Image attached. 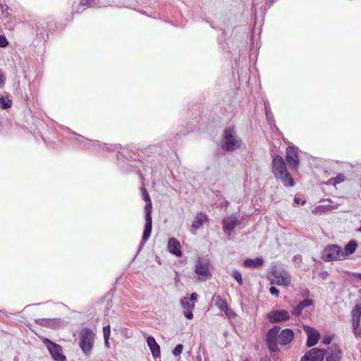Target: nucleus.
Instances as JSON below:
<instances>
[{"label": "nucleus", "mask_w": 361, "mask_h": 361, "mask_svg": "<svg viewBox=\"0 0 361 361\" xmlns=\"http://www.w3.org/2000/svg\"><path fill=\"white\" fill-rule=\"evenodd\" d=\"M241 140L238 138L233 127H228L224 132L222 148L226 151H233L240 147Z\"/></svg>", "instance_id": "nucleus-4"}, {"label": "nucleus", "mask_w": 361, "mask_h": 361, "mask_svg": "<svg viewBox=\"0 0 361 361\" xmlns=\"http://www.w3.org/2000/svg\"><path fill=\"white\" fill-rule=\"evenodd\" d=\"M266 109V114H267V116L269 118L271 115V113L269 112V111L268 110L267 107L265 108Z\"/></svg>", "instance_id": "nucleus-45"}, {"label": "nucleus", "mask_w": 361, "mask_h": 361, "mask_svg": "<svg viewBox=\"0 0 361 361\" xmlns=\"http://www.w3.org/2000/svg\"><path fill=\"white\" fill-rule=\"evenodd\" d=\"M303 310L298 305L292 311L293 314L298 316L302 313Z\"/></svg>", "instance_id": "nucleus-37"}, {"label": "nucleus", "mask_w": 361, "mask_h": 361, "mask_svg": "<svg viewBox=\"0 0 361 361\" xmlns=\"http://www.w3.org/2000/svg\"><path fill=\"white\" fill-rule=\"evenodd\" d=\"M183 347L181 344H178L177 345L175 348L173 349V354L175 355V356H178L179 355L181 354L182 351H183Z\"/></svg>", "instance_id": "nucleus-32"}, {"label": "nucleus", "mask_w": 361, "mask_h": 361, "mask_svg": "<svg viewBox=\"0 0 361 361\" xmlns=\"http://www.w3.org/2000/svg\"><path fill=\"white\" fill-rule=\"evenodd\" d=\"M269 292L271 295H275L276 297H278L279 295V290L274 286H271L269 288Z\"/></svg>", "instance_id": "nucleus-38"}, {"label": "nucleus", "mask_w": 361, "mask_h": 361, "mask_svg": "<svg viewBox=\"0 0 361 361\" xmlns=\"http://www.w3.org/2000/svg\"><path fill=\"white\" fill-rule=\"evenodd\" d=\"M353 334L357 338H361L360 319H353Z\"/></svg>", "instance_id": "nucleus-24"}, {"label": "nucleus", "mask_w": 361, "mask_h": 361, "mask_svg": "<svg viewBox=\"0 0 361 361\" xmlns=\"http://www.w3.org/2000/svg\"><path fill=\"white\" fill-rule=\"evenodd\" d=\"M194 271L197 274L199 281H206L211 276L209 261L199 258L195 263Z\"/></svg>", "instance_id": "nucleus-6"}, {"label": "nucleus", "mask_w": 361, "mask_h": 361, "mask_svg": "<svg viewBox=\"0 0 361 361\" xmlns=\"http://www.w3.org/2000/svg\"><path fill=\"white\" fill-rule=\"evenodd\" d=\"M81 4L83 5L89 4L90 6L95 4L92 1H90L89 0H82Z\"/></svg>", "instance_id": "nucleus-41"}, {"label": "nucleus", "mask_w": 361, "mask_h": 361, "mask_svg": "<svg viewBox=\"0 0 361 361\" xmlns=\"http://www.w3.org/2000/svg\"><path fill=\"white\" fill-rule=\"evenodd\" d=\"M219 307L221 311L225 312L226 314H228V307L227 303L224 300H220L219 302Z\"/></svg>", "instance_id": "nucleus-30"}, {"label": "nucleus", "mask_w": 361, "mask_h": 361, "mask_svg": "<svg viewBox=\"0 0 361 361\" xmlns=\"http://www.w3.org/2000/svg\"><path fill=\"white\" fill-rule=\"evenodd\" d=\"M6 77L5 73L0 69V89L3 88L6 83Z\"/></svg>", "instance_id": "nucleus-31"}, {"label": "nucleus", "mask_w": 361, "mask_h": 361, "mask_svg": "<svg viewBox=\"0 0 361 361\" xmlns=\"http://www.w3.org/2000/svg\"><path fill=\"white\" fill-rule=\"evenodd\" d=\"M147 345L149 348L152 355L154 358L160 357V347L154 338L152 336L147 338Z\"/></svg>", "instance_id": "nucleus-17"}, {"label": "nucleus", "mask_w": 361, "mask_h": 361, "mask_svg": "<svg viewBox=\"0 0 361 361\" xmlns=\"http://www.w3.org/2000/svg\"><path fill=\"white\" fill-rule=\"evenodd\" d=\"M233 276L238 281L239 285L243 284V277L240 271L237 270L233 271Z\"/></svg>", "instance_id": "nucleus-28"}, {"label": "nucleus", "mask_w": 361, "mask_h": 361, "mask_svg": "<svg viewBox=\"0 0 361 361\" xmlns=\"http://www.w3.org/2000/svg\"><path fill=\"white\" fill-rule=\"evenodd\" d=\"M313 304V302L312 300L310 299H305L303 301L300 302L298 305L303 310L306 307L311 306Z\"/></svg>", "instance_id": "nucleus-29"}, {"label": "nucleus", "mask_w": 361, "mask_h": 361, "mask_svg": "<svg viewBox=\"0 0 361 361\" xmlns=\"http://www.w3.org/2000/svg\"><path fill=\"white\" fill-rule=\"evenodd\" d=\"M12 101L9 98V95L6 93L4 95H2L0 98V106L3 109H6L11 106Z\"/></svg>", "instance_id": "nucleus-20"}, {"label": "nucleus", "mask_w": 361, "mask_h": 361, "mask_svg": "<svg viewBox=\"0 0 361 361\" xmlns=\"http://www.w3.org/2000/svg\"><path fill=\"white\" fill-rule=\"evenodd\" d=\"M95 334L88 328H84L80 331L79 336V345L82 352L89 355L94 346Z\"/></svg>", "instance_id": "nucleus-5"}, {"label": "nucleus", "mask_w": 361, "mask_h": 361, "mask_svg": "<svg viewBox=\"0 0 361 361\" xmlns=\"http://www.w3.org/2000/svg\"><path fill=\"white\" fill-rule=\"evenodd\" d=\"M273 278L271 279V284H276L279 286H288L291 281V277L289 274L284 271H274L272 272Z\"/></svg>", "instance_id": "nucleus-9"}, {"label": "nucleus", "mask_w": 361, "mask_h": 361, "mask_svg": "<svg viewBox=\"0 0 361 361\" xmlns=\"http://www.w3.org/2000/svg\"><path fill=\"white\" fill-rule=\"evenodd\" d=\"M322 258L327 262L343 260V255L341 247L336 245H329L323 251Z\"/></svg>", "instance_id": "nucleus-8"}, {"label": "nucleus", "mask_w": 361, "mask_h": 361, "mask_svg": "<svg viewBox=\"0 0 361 361\" xmlns=\"http://www.w3.org/2000/svg\"><path fill=\"white\" fill-rule=\"evenodd\" d=\"M263 259L261 257H257L255 259H247L244 261L243 264L246 267L256 268L262 265Z\"/></svg>", "instance_id": "nucleus-18"}, {"label": "nucleus", "mask_w": 361, "mask_h": 361, "mask_svg": "<svg viewBox=\"0 0 361 361\" xmlns=\"http://www.w3.org/2000/svg\"><path fill=\"white\" fill-rule=\"evenodd\" d=\"M188 298L191 300L192 302L195 303V302L197 300V294L196 293H192L190 295V297Z\"/></svg>", "instance_id": "nucleus-40"}, {"label": "nucleus", "mask_w": 361, "mask_h": 361, "mask_svg": "<svg viewBox=\"0 0 361 361\" xmlns=\"http://www.w3.org/2000/svg\"><path fill=\"white\" fill-rule=\"evenodd\" d=\"M240 224V220L234 215H230L225 217L222 221L223 230L224 233L231 235L233 234L234 229Z\"/></svg>", "instance_id": "nucleus-10"}, {"label": "nucleus", "mask_w": 361, "mask_h": 361, "mask_svg": "<svg viewBox=\"0 0 361 361\" xmlns=\"http://www.w3.org/2000/svg\"><path fill=\"white\" fill-rule=\"evenodd\" d=\"M271 167L275 178L280 180L284 186L292 187L294 185L293 179L281 157L277 155L274 157Z\"/></svg>", "instance_id": "nucleus-2"}, {"label": "nucleus", "mask_w": 361, "mask_h": 361, "mask_svg": "<svg viewBox=\"0 0 361 361\" xmlns=\"http://www.w3.org/2000/svg\"><path fill=\"white\" fill-rule=\"evenodd\" d=\"M300 295L302 298H307L310 295V290L306 288L300 290Z\"/></svg>", "instance_id": "nucleus-34"}, {"label": "nucleus", "mask_w": 361, "mask_h": 361, "mask_svg": "<svg viewBox=\"0 0 361 361\" xmlns=\"http://www.w3.org/2000/svg\"><path fill=\"white\" fill-rule=\"evenodd\" d=\"M345 180V177L343 174H338L335 178H332L328 180L327 185H336L341 183H343Z\"/></svg>", "instance_id": "nucleus-25"}, {"label": "nucleus", "mask_w": 361, "mask_h": 361, "mask_svg": "<svg viewBox=\"0 0 361 361\" xmlns=\"http://www.w3.org/2000/svg\"><path fill=\"white\" fill-rule=\"evenodd\" d=\"M180 305L183 310H193L195 303L192 302L191 300L185 297L180 300Z\"/></svg>", "instance_id": "nucleus-23"}, {"label": "nucleus", "mask_w": 361, "mask_h": 361, "mask_svg": "<svg viewBox=\"0 0 361 361\" xmlns=\"http://www.w3.org/2000/svg\"><path fill=\"white\" fill-rule=\"evenodd\" d=\"M280 327L274 326L269 329L266 336V341L271 352L279 351L278 344L286 345L291 343L295 334L290 329H284L280 333Z\"/></svg>", "instance_id": "nucleus-1"}, {"label": "nucleus", "mask_w": 361, "mask_h": 361, "mask_svg": "<svg viewBox=\"0 0 361 361\" xmlns=\"http://www.w3.org/2000/svg\"><path fill=\"white\" fill-rule=\"evenodd\" d=\"M304 331L307 336V346L310 348L315 345L320 338V334L318 331L310 326H304Z\"/></svg>", "instance_id": "nucleus-14"}, {"label": "nucleus", "mask_w": 361, "mask_h": 361, "mask_svg": "<svg viewBox=\"0 0 361 361\" xmlns=\"http://www.w3.org/2000/svg\"><path fill=\"white\" fill-rule=\"evenodd\" d=\"M294 202L298 204L300 203V199L298 197L294 198Z\"/></svg>", "instance_id": "nucleus-46"}, {"label": "nucleus", "mask_w": 361, "mask_h": 361, "mask_svg": "<svg viewBox=\"0 0 361 361\" xmlns=\"http://www.w3.org/2000/svg\"><path fill=\"white\" fill-rule=\"evenodd\" d=\"M305 203V200H303V201L302 202V204H304Z\"/></svg>", "instance_id": "nucleus-47"}, {"label": "nucleus", "mask_w": 361, "mask_h": 361, "mask_svg": "<svg viewBox=\"0 0 361 361\" xmlns=\"http://www.w3.org/2000/svg\"><path fill=\"white\" fill-rule=\"evenodd\" d=\"M104 345L106 348H109V338H104Z\"/></svg>", "instance_id": "nucleus-44"}, {"label": "nucleus", "mask_w": 361, "mask_h": 361, "mask_svg": "<svg viewBox=\"0 0 361 361\" xmlns=\"http://www.w3.org/2000/svg\"><path fill=\"white\" fill-rule=\"evenodd\" d=\"M39 324L54 329L59 327V322L54 319H39Z\"/></svg>", "instance_id": "nucleus-21"}, {"label": "nucleus", "mask_w": 361, "mask_h": 361, "mask_svg": "<svg viewBox=\"0 0 361 361\" xmlns=\"http://www.w3.org/2000/svg\"><path fill=\"white\" fill-rule=\"evenodd\" d=\"M142 197L144 200L146 202V204L145 206V225L143 231L142 238L140 243V246H143L147 240L150 237L152 233V202L150 197L146 190L145 188H142Z\"/></svg>", "instance_id": "nucleus-3"}, {"label": "nucleus", "mask_w": 361, "mask_h": 361, "mask_svg": "<svg viewBox=\"0 0 361 361\" xmlns=\"http://www.w3.org/2000/svg\"><path fill=\"white\" fill-rule=\"evenodd\" d=\"M320 276L323 279H325L328 276V273L326 271H323L320 274Z\"/></svg>", "instance_id": "nucleus-42"}, {"label": "nucleus", "mask_w": 361, "mask_h": 361, "mask_svg": "<svg viewBox=\"0 0 361 361\" xmlns=\"http://www.w3.org/2000/svg\"><path fill=\"white\" fill-rule=\"evenodd\" d=\"M353 319H360L361 304H357L352 311Z\"/></svg>", "instance_id": "nucleus-26"}, {"label": "nucleus", "mask_w": 361, "mask_h": 361, "mask_svg": "<svg viewBox=\"0 0 361 361\" xmlns=\"http://www.w3.org/2000/svg\"><path fill=\"white\" fill-rule=\"evenodd\" d=\"M111 334L110 326L107 325L103 328L104 338H109Z\"/></svg>", "instance_id": "nucleus-33"}, {"label": "nucleus", "mask_w": 361, "mask_h": 361, "mask_svg": "<svg viewBox=\"0 0 361 361\" xmlns=\"http://www.w3.org/2000/svg\"><path fill=\"white\" fill-rule=\"evenodd\" d=\"M357 247V244L355 240H350L344 248V250L342 251L343 255H344V259L349 255H352L356 250Z\"/></svg>", "instance_id": "nucleus-19"}, {"label": "nucleus", "mask_w": 361, "mask_h": 361, "mask_svg": "<svg viewBox=\"0 0 361 361\" xmlns=\"http://www.w3.org/2000/svg\"><path fill=\"white\" fill-rule=\"evenodd\" d=\"M8 6L6 4L5 0H0V16L8 14Z\"/></svg>", "instance_id": "nucleus-27"}, {"label": "nucleus", "mask_w": 361, "mask_h": 361, "mask_svg": "<svg viewBox=\"0 0 361 361\" xmlns=\"http://www.w3.org/2000/svg\"><path fill=\"white\" fill-rule=\"evenodd\" d=\"M208 216L206 214L200 212L197 214L195 218V220L192 225V231H191L192 233L195 234L196 231L200 228L203 224L208 221Z\"/></svg>", "instance_id": "nucleus-16"}, {"label": "nucleus", "mask_w": 361, "mask_h": 361, "mask_svg": "<svg viewBox=\"0 0 361 361\" xmlns=\"http://www.w3.org/2000/svg\"><path fill=\"white\" fill-rule=\"evenodd\" d=\"M267 319L272 324L281 323L290 319V313L285 310H273L267 314Z\"/></svg>", "instance_id": "nucleus-11"}, {"label": "nucleus", "mask_w": 361, "mask_h": 361, "mask_svg": "<svg viewBox=\"0 0 361 361\" xmlns=\"http://www.w3.org/2000/svg\"><path fill=\"white\" fill-rule=\"evenodd\" d=\"M324 350L319 348H312L305 353L300 361H323Z\"/></svg>", "instance_id": "nucleus-13"}, {"label": "nucleus", "mask_w": 361, "mask_h": 361, "mask_svg": "<svg viewBox=\"0 0 361 361\" xmlns=\"http://www.w3.org/2000/svg\"><path fill=\"white\" fill-rule=\"evenodd\" d=\"M333 349H334V352H336L335 353H330L329 351L327 352V355H326V361H339L340 360V352L339 350H337V348L336 347H332L331 348V351H333Z\"/></svg>", "instance_id": "nucleus-22"}, {"label": "nucleus", "mask_w": 361, "mask_h": 361, "mask_svg": "<svg viewBox=\"0 0 361 361\" xmlns=\"http://www.w3.org/2000/svg\"><path fill=\"white\" fill-rule=\"evenodd\" d=\"M167 250L170 253L176 257H180L182 255L180 244L176 238H171L169 240Z\"/></svg>", "instance_id": "nucleus-15"}, {"label": "nucleus", "mask_w": 361, "mask_h": 361, "mask_svg": "<svg viewBox=\"0 0 361 361\" xmlns=\"http://www.w3.org/2000/svg\"><path fill=\"white\" fill-rule=\"evenodd\" d=\"M199 361H202V360H201V358H200Z\"/></svg>", "instance_id": "nucleus-48"}, {"label": "nucleus", "mask_w": 361, "mask_h": 361, "mask_svg": "<svg viewBox=\"0 0 361 361\" xmlns=\"http://www.w3.org/2000/svg\"><path fill=\"white\" fill-rule=\"evenodd\" d=\"M286 161L293 168L297 169L299 164L298 148L295 146L288 147L286 152Z\"/></svg>", "instance_id": "nucleus-12"}, {"label": "nucleus", "mask_w": 361, "mask_h": 361, "mask_svg": "<svg viewBox=\"0 0 361 361\" xmlns=\"http://www.w3.org/2000/svg\"><path fill=\"white\" fill-rule=\"evenodd\" d=\"M192 310H183V313L188 319H192L193 318Z\"/></svg>", "instance_id": "nucleus-36"}, {"label": "nucleus", "mask_w": 361, "mask_h": 361, "mask_svg": "<svg viewBox=\"0 0 361 361\" xmlns=\"http://www.w3.org/2000/svg\"><path fill=\"white\" fill-rule=\"evenodd\" d=\"M333 340L332 336H326L324 337L323 343L326 345L331 343Z\"/></svg>", "instance_id": "nucleus-39"}, {"label": "nucleus", "mask_w": 361, "mask_h": 361, "mask_svg": "<svg viewBox=\"0 0 361 361\" xmlns=\"http://www.w3.org/2000/svg\"><path fill=\"white\" fill-rule=\"evenodd\" d=\"M353 276H355V278L361 281V274L360 273H355L353 274Z\"/></svg>", "instance_id": "nucleus-43"}, {"label": "nucleus", "mask_w": 361, "mask_h": 361, "mask_svg": "<svg viewBox=\"0 0 361 361\" xmlns=\"http://www.w3.org/2000/svg\"><path fill=\"white\" fill-rule=\"evenodd\" d=\"M42 341L55 361H65L66 360V356L63 354L61 345L54 343L47 338H42Z\"/></svg>", "instance_id": "nucleus-7"}, {"label": "nucleus", "mask_w": 361, "mask_h": 361, "mask_svg": "<svg viewBox=\"0 0 361 361\" xmlns=\"http://www.w3.org/2000/svg\"><path fill=\"white\" fill-rule=\"evenodd\" d=\"M8 42L7 39L4 35H0V47H6L8 45Z\"/></svg>", "instance_id": "nucleus-35"}]
</instances>
